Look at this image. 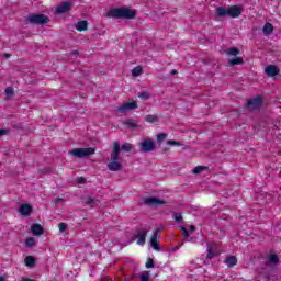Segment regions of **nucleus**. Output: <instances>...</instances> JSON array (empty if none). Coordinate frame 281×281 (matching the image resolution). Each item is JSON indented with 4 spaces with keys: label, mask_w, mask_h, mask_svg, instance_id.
<instances>
[{
    "label": "nucleus",
    "mask_w": 281,
    "mask_h": 281,
    "mask_svg": "<svg viewBox=\"0 0 281 281\" xmlns=\"http://www.w3.org/2000/svg\"><path fill=\"white\" fill-rule=\"evenodd\" d=\"M135 11L128 8H113L110 9L106 13L109 19H133L135 16Z\"/></svg>",
    "instance_id": "f257e3e1"
},
{
    "label": "nucleus",
    "mask_w": 281,
    "mask_h": 281,
    "mask_svg": "<svg viewBox=\"0 0 281 281\" xmlns=\"http://www.w3.org/2000/svg\"><path fill=\"white\" fill-rule=\"evenodd\" d=\"M215 13L221 19H223L224 16H231V19H238V16H240V14H243V9L239 5H232L228 9L218 7L216 9Z\"/></svg>",
    "instance_id": "f03ea898"
},
{
    "label": "nucleus",
    "mask_w": 281,
    "mask_h": 281,
    "mask_svg": "<svg viewBox=\"0 0 281 281\" xmlns=\"http://www.w3.org/2000/svg\"><path fill=\"white\" fill-rule=\"evenodd\" d=\"M69 155H72V157H77V159H82L85 157H91V155H95V148H93V147L75 148L69 151Z\"/></svg>",
    "instance_id": "7ed1b4c3"
},
{
    "label": "nucleus",
    "mask_w": 281,
    "mask_h": 281,
    "mask_svg": "<svg viewBox=\"0 0 281 281\" xmlns=\"http://www.w3.org/2000/svg\"><path fill=\"white\" fill-rule=\"evenodd\" d=\"M49 18L45 14H30L26 18V22L31 23L32 25H45L48 23Z\"/></svg>",
    "instance_id": "20e7f679"
},
{
    "label": "nucleus",
    "mask_w": 281,
    "mask_h": 281,
    "mask_svg": "<svg viewBox=\"0 0 281 281\" xmlns=\"http://www.w3.org/2000/svg\"><path fill=\"white\" fill-rule=\"evenodd\" d=\"M263 100L260 95H257L252 99L247 100L246 106L249 109V111H258L260 106L263 104Z\"/></svg>",
    "instance_id": "39448f33"
},
{
    "label": "nucleus",
    "mask_w": 281,
    "mask_h": 281,
    "mask_svg": "<svg viewBox=\"0 0 281 281\" xmlns=\"http://www.w3.org/2000/svg\"><path fill=\"white\" fill-rule=\"evenodd\" d=\"M139 148H140V150H143V153H153V150H155V140L144 139L139 144Z\"/></svg>",
    "instance_id": "423d86ee"
},
{
    "label": "nucleus",
    "mask_w": 281,
    "mask_h": 281,
    "mask_svg": "<svg viewBox=\"0 0 281 281\" xmlns=\"http://www.w3.org/2000/svg\"><path fill=\"white\" fill-rule=\"evenodd\" d=\"M137 102L136 101H131L126 102L117 108L119 113H128V111H133L137 109Z\"/></svg>",
    "instance_id": "0eeeda50"
},
{
    "label": "nucleus",
    "mask_w": 281,
    "mask_h": 281,
    "mask_svg": "<svg viewBox=\"0 0 281 281\" xmlns=\"http://www.w3.org/2000/svg\"><path fill=\"white\" fill-rule=\"evenodd\" d=\"M144 203L145 205H166V201L165 200H161V199H158V198H155V196H150V198H146L144 200Z\"/></svg>",
    "instance_id": "6e6552de"
},
{
    "label": "nucleus",
    "mask_w": 281,
    "mask_h": 281,
    "mask_svg": "<svg viewBox=\"0 0 281 281\" xmlns=\"http://www.w3.org/2000/svg\"><path fill=\"white\" fill-rule=\"evenodd\" d=\"M21 216H31L32 212H34V207L31 204L24 203L20 206L19 210Z\"/></svg>",
    "instance_id": "1a4fd4ad"
},
{
    "label": "nucleus",
    "mask_w": 281,
    "mask_h": 281,
    "mask_svg": "<svg viewBox=\"0 0 281 281\" xmlns=\"http://www.w3.org/2000/svg\"><path fill=\"white\" fill-rule=\"evenodd\" d=\"M146 236H148V231H139L136 235V243L137 245H140L142 247H144V245H146Z\"/></svg>",
    "instance_id": "9d476101"
},
{
    "label": "nucleus",
    "mask_w": 281,
    "mask_h": 281,
    "mask_svg": "<svg viewBox=\"0 0 281 281\" xmlns=\"http://www.w3.org/2000/svg\"><path fill=\"white\" fill-rule=\"evenodd\" d=\"M265 71L269 78H273V77L278 76V74H280V68H278V66H276V65H269L268 67H266Z\"/></svg>",
    "instance_id": "9b49d317"
},
{
    "label": "nucleus",
    "mask_w": 281,
    "mask_h": 281,
    "mask_svg": "<svg viewBox=\"0 0 281 281\" xmlns=\"http://www.w3.org/2000/svg\"><path fill=\"white\" fill-rule=\"evenodd\" d=\"M71 10V2H63L60 5L57 7L56 12L57 14H65Z\"/></svg>",
    "instance_id": "f8f14e48"
},
{
    "label": "nucleus",
    "mask_w": 281,
    "mask_h": 281,
    "mask_svg": "<svg viewBox=\"0 0 281 281\" xmlns=\"http://www.w3.org/2000/svg\"><path fill=\"white\" fill-rule=\"evenodd\" d=\"M120 159V143H113V151L111 153V161H117Z\"/></svg>",
    "instance_id": "ddd939ff"
},
{
    "label": "nucleus",
    "mask_w": 281,
    "mask_h": 281,
    "mask_svg": "<svg viewBox=\"0 0 281 281\" xmlns=\"http://www.w3.org/2000/svg\"><path fill=\"white\" fill-rule=\"evenodd\" d=\"M31 232L33 236H43L44 228L41 224H33L31 226Z\"/></svg>",
    "instance_id": "4468645a"
},
{
    "label": "nucleus",
    "mask_w": 281,
    "mask_h": 281,
    "mask_svg": "<svg viewBox=\"0 0 281 281\" xmlns=\"http://www.w3.org/2000/svg\"><path fill=\"white\" fill-rule=\"evenodd\" d=\"M224 262L228 269H232V267H236V265H238V258H236V256H228L225 258Z\"/></svg>",
    "instance_id": "2eb2a0df"
},
{
    "label": "nucleus",
    "mask_w": 281,
    "mask_h": 281,
    "mask_svg": "<svg viewBox=\"0 0 281 281\" xmlns=\"http://www.w3.org/2000/svg\"><path fill=\"white\" fill-rule=\"evenodd\" d=\"M109 170L111 172H119V170H122V164H120L117 160H112L110 164H108Z\"/></svg>",
    "instance_id": "dca6fc26"
},
{
    "label": "nucleus",
    "mask_w": 281,
    "mask_h": 281,
    "mask_svg": "<svg viewBox=\"0 0 281 281\" xmlns=\"http://www.w3.org/2000/svg\"><path fill=\"white\" fill-rule=\"evenodd\" d=\"M88 29H89V22H87V20L79 21L76 24V30L78 32H87Z\"/></svg>",
    "instance_id": "f3484780"
},
{
    "label": "nucleus",
    "mask_w": 281,
    "mask_h": 281,
    "mask_svg": "<svg viewBox=\"0 0 281 281\" xmlns=\"http://www.w3.org/2000/svg\"><path fill=\"white\" fill-rule=\"evenodd\" d=\"M139 122L135 119H126L124 121V126H126V128H137Z\"/></svg>",
    "instance_id": "a211bd4d"
},
{
    "label": "nucleus",
    "mask_w": 281,
    "mask_h": 281,
    "mask_svg": "<svg viewBox=\"0 0 281 281\" xmlns=\"http://www.w3.org/2000/svg\"><path fill=\"white\" fill-rule=\"evenodd\" d=\"M229 67H235V65H245V59L243 57H234L228 60Z\"/></svg>",
    "instance_id": "6ab92c4d"
},
{
    "label": "nucleus",
    "mask_w": 281,
    "mask_h": 281,
    "mask_svg": "<svg viewBox=\"0 0 281 281\" xmlns=\"http://www.w3.org/2000/svg\"><path fill=\"white\" fill-rule=\"evenodd\" d=\"M262 32L265 36H269V34H273V24L267 22L263 25Z\"/></svg>",
    "instance_id": "aec40b11"
},
{
    "label": "nucleus",
    "mask_w": 281,
    "mask_h": 281,
    "mask_svg": "<svg viewBox=\"0 0 281 281\" xmlns=\"http://www.w3.org/2000/svg\"><path fill=\"white\" fill-rule=\"evenodd\" d=\"M142 74H144V68H142V66H136L133 70H132V76L134 78H137L139 76H142Z\"/></svg>",
    "instance_id": "412c9836"
},
{
    "label": "nucleus",
    "mask_w": 281,
    "mask_h": 281,
    "mask_svg": "<svg viewBox=\"0 0 281 281\" xmlns=\"http://www.w3.org/2000/svg\"><path fill=\"white\" fill-rule=\"evenodd\" d=\"M227 56H238L240 54V49L236 47H229L226 49Z\"/></svg>",
    "instance_id": "4be33fe9"
},
{
    "label": "nucleus",
    "mask_w": 281,
    "mask_h": 281,
    "mask_svg": "<svg viewBox=\"0 0 281 281\" xmlns=\"http://www.w3.org/2000/svg\"><path fill=\"white\" fill-rule=\"evenodd\" d=\"M145 122H147L148 124H155L156 122H159V117H157V115L148 114L145 117Z\"/></svg>",
    "instance_id": "5701e85b"
},
{
    "label": "nucleus",
    "mask_w": 281,
    "mask_h": 281,
    "mask_svg": "<svg viewBox=\"0 0 281 281\" xmlns=\"http://www.w3.org/2000/svg\"><path fill=\"white\" fill-rule=\"evenodd\" d=\"M24 262L26 267H34L36 265V259L32 256H27L25 257Z\"/></svg>",
    "instance_id": "b1692460"
},
{
    "label": "nucleus",
    "mask_w": 281,
    "mask_h": 281,
    "mask_svg": "<svg viewBox=\"0 0 281 281\" xmlns=\"http://www.w3.org/2000/svg\"><path fill=\"white\" fill-rule=\"evenodd\" d=\"M268 262H271V265H278L280 262V257L276 254H271L268 257Z\"/></svg>",
    "instance_id": "393cba45"
},
{
    "label": "nucleus",
    "mask_w": 281,
    "mask_h": 281,
    "mask_svg": "<svg viewBox=\"0 0 281 281\" xmlns=\"http://www.w3.org/2000/svg\"><path fill=\"white\" fill-rule=\"evenodd\" d=\"M157 237H150V245L153 249H155L156 251L159 250V244L157 243Z\"/></svg>",
    "instance_id": "a878e982"
},
{
    "label": "nucleus",
    "mask_w": 281,
    "mask_h": 281,
    "mask_svg": "<svg viewBox=\"0 0 281 281\" xmlns=\"http://www.w3.org/2000/svg\"><path fill=\"white\" fill-rule=\"evenodd\" d=\"M34 245H36V240L34 239V237L26 238L25 247H34Z\"/></svg>",
    "instance_id": "bb28decb"
},
{
    "label": "nucleus",
    "mask_w": 281,
    "mask_h": 281,
    "mask_svg": "<svg viewBox=\"0 0 281 281\" xmlns=\"http://www.w3.org/2000/svg\"><path fill=\"white\" fill-rule=\"evenodd\" d=\"M207 247L209 249H207L206 258L207 260H212V258L216 256V252H214V250L212 249V247H210V245H207Z\"/></svg>",
    "instance_id": "cd10ccee"
},
{
    "label": "nucleus",
    "mask_w": 281,
    "mask_h": 281,
    "mask_svg": "<svg viewBox=\"0 0 281 281\" xmlns=\"http://www.w3.org/2000/svg\"><path fill=\"white\" fill-rule=\"evenodd\" d=\"M121 150H125V153H131L133 150V145L131 143L124 144L120 147Z\"/></svg>",
    "instance_id": "c85d7f7f"
},
{
    "label": "nucleus",
    "mask_w": 281,
    "mask_h": 281,
    "mask_svg": "<svg viewBox=\"0 0 281 281\" xmlns=\"http://www.w3.org/2000/svg\"><path fill=\"white\" fill-rule=\"evenodd\" d=\"M161 232H164V228L161 227H157L154 229V233H153V237H156V238H161Z\"/></svg>",
    "instance_id": "c756f323"
},
{
    "label": "nucleus",
    "mask_w": 281,
    "mask_h": 281,
    "mask_svg": "<svg viewBox=\"0 0 281 281\" xmlns=\"http://www.w3.org/2000/svg\"><path fill=\"white\" fill-rule=\"evenodd\" d=\"M203 170H207V167H205V166H198V167H195L192 170V172H193V175H199L200 172H203Z\"/></svg>",
    "instance_id": "7c9ffc66"
},
{
    "label": "nucleus",
    "mask_w": 281,
    "mask_h": 281,
    "mask_svg": "<svg viewBox=\"0 0 281 281\" xmlns=\"http://www.w3.org/2000/svg\"><path fill=\"white\" fill-rule=\"evenodd\" d=\"M145 267L146 269H153L155 267V260H153V258H148Z\"/></svg>",
    "instance_id": "2f4dec72"
},
{
    "label": "nucleus",
    "mask_w": 281,
    "mask_h": 281,
    "mask_svg": "<svg viewBox=\"0 0 281 281\" xmlns=\"http://www.w3.org/2000/svg\"><path fill=\"white\" fill-rule=\"evenodd\" d=\"M173 218L176 223H183V215H181V213H175Z\"/></svg>",
    "instance_id": "473e14b6"
},
{
    "label": "nucleus",
    "mask_w": 281,
    "mask_h": 281,
    "mask_svg": "<svg viewBox=\"0 0 281 281\" xmlns=\"http://www.w3.org/2000/svg\"><path fill=\"white\" fill-rule=\"evenodd\" d=\"M168 137V134L166 133H160L157 135V142H164Z\"/></svg>",
    "instance_id": "72a5a7b5"
},
{
    "label": "nucleus",
    "mask_w": 281,
    "mask_h": 281,
    "mask_svg": "<svg viewBox=\"0 0 281 281\" xmlns=\"http://www.w3.org/2000/svg\"><path fill=\"white\" fill-rule=\"evenodd\" d=\"M140 281H150V274L148 272H144L140 276Z\"/></svg>",
    "instance_id": "f704fd0d"
},
{
    "label": "nucleus",
    "mask_w": 281,
    "mask_h": 281,
    "mask_svg": "<svg viewBox=\"0 0 281 281\" xmlns=\"http://www.w3.org/2000/svg\"><path fill=\"white\" fill-rule=\"evenodd\" d=\"M4 93L7 95H14V88H12V87L5 88Z\"/></svg>",
    "instance_id": "c9c22d12"
},
{
    "label": "nucleus",
    "mask_w": 281,
    "mask_h": 281,
    "mask_svg": "<svg viewBox=\"0 0 281 281\" xmlns=\"http://www.w3.org/2000/svg\"><path fill=\"white\" fill-rule=\"evenodd\" d=\"M180 232H182V236L188 237V235L190 234V232H188V228H186L184 226H179Z\"/></svg>",
    "instance_id": "e433bc0d"
},
{
    "label": "nucleus",
    "mask_w": 281,
    "mask_h": 281,
    "mask_svg": "<svg viewBox=\"0 0 281 281\" xmlns=\"http://www.w3.org/2000/svg\"><path fill=\"white\" fill-rule=\"evenodd\" d=\"M93 203H98V200H95L93 198H87L86 199V205H91Z\"/></svg>",
    "instance_id": "4c0bfd02"
},
{
    "label": "nucleus",
    "mask_w": 281,
    "mask_h": 281,
    "mask_svg": "<svg viewBox=\"0 0 281 281\" xmlns=\"http://www.w3.org/2000/svg\"><path fill=\"white\" fill-rule=\"evenodd\" d=\"M138 98H140V100H148V98H150V95L148 94V92H142Z\"/></svg>",
    "instance_id": "58836bf2"
},
{
    "label": "nucleus",
    "mask_w": 281,
    "mask_h": 281,
    "mask_svg": "<svg viewBox=\"0 0 281 281\" xmlns=\"http://www.w3.org/2000/svg\"><path fill=\"white\" fill-rule=\"evenodd\" d=\"M168 146H181V143L177 142V140H168L167 142Z\"/></svg>",
    "instance_id": "ea45409f"
},
{
    "label": "nucleus",
    "mask_w": 281,
    "mask_h": 281,
    "mask_svg": "<svg viewBox=\"0 0 281 281\" xmlns=\"http://www.w3.org/2000/svg\"><path fill=\"white\" fill-rule=\"evenodd\" d=\"M58 227H59V232H65V229H67V224L61 222L58 224Z\"/></svg>",
    "instance_id": "a19ab883"
},
{
    "label": "nucleus",
    "mask_w": 281,
    "mask_h": 281,
    "mask_svg": "<svg viewBox=\"0 0 281 281\" xmlns=\"http://www.w3.org/2000/svg\"><path fill=\"white\" fill-rule=\"evenodd\" d=\"M77 182L80 183V184L87 183V178H85V177H79V178L77 179Z\"/></svg>",
    "instance_id": "79ce46f5"
},
{
    "label": "nucleus",
    "mask_w": 281,
    "mask_h": 281,
    "mask_svg": "<svg viewBox=\"0 0 281 281\" xmlns=\"http://www.w3.org/2000/svg\"><path fill=\"white\" fill-rule=\"evenodd\" d=\"M58 203H65V199H63V198H56V199H55V204L58 205Z\"/></svg>",
    "instance_id": "37998d69"
},
{
    "label": "nucleus",
    "mask_w": 281,
    "mask_h": 281,
    "mask_svg": "<svg viewBox=\"0 0 281 281\" xmlns=\"http://www.w3.org/2000/svg\"><path fill=\"white\" fill-rule=\"evenodd\" d=\"M3 135H8V130L0 128V137Z\"/></svg>",
    "instance_id": "c03bdc74"
},
{
    "label": "nucleus",
    "mask_w": 281,
    "mask_h": 281,
    "mask_svg": "<svg viewBox=\"0 0 281 281\" xmlns=\"http://www.w3.org/2000/svg\"><path fill=\"white\" fill-rule=\"evenodd\" d=\"M189 229H190V232H196V226L190 225V226H189Z\"/></svg>",
    "instance_id": "a18cd8bd"
},
{
    "label": "nucleus",
    "mask_w": 281,
    "mask_h": 281,
    "mask_svg": "<svg viewBox=\"0 0 281 281\" xmlns=\"http://www.w3.org/2000/svg\"><path fill=\"white\" fill-rule=\"evenodd\" d=\"M22 281H36V280L31 279V278H27V277H23V278H22Z\"/></svg>",
    "instance_id": "49530a36"
},
{
    "label": "nucleus",
    "mask_w": 281,
    "mask_h": 281,
    "mask_svg": "<svg viewBox=\"0 0 281 281\" xmlns=\"http://www.w3.org/2000/svg\"><path fill=\"white\" fill-rule=\"evenodd\" d=\"M177 74H179L177 70H175V69L171 70V75H172V76H175V75H177Z\"/></svg>",
    "instance_id": "de8ad7c7"
},
{
    "label": "nucleus",
    "mask_w": 281,
    "mask_h": 281,
    "mask_svg": "<svg viewBox=\"0 0 281 281\" xmlns=\"http://www.w3.org/2000/svg\"><path fill=\"white\" fill-rule=\"evenodd\" d=\"M71 54H72V56H76V55H78V52L74 50Z\"/></svg>",
    "instance_id": "09e8293b"
},
{
    "label": "nucleus",
    "mask_w": 281,
    "mask_h": 281,
    "mask_svg": "<svg viewBox=\"0 0 281 281\" xmlns=\"http://www.w3.org/2000/svg\"><path fill=\"white\" fill-rule=\"evenodd\" d=\"M0 281H5V278L0 276Z\"/></svg>",
    "instance_id": "8fccbe9b"
},
{
    "label": "nucleus",
    "mask_w": 281,
    "mask_h": 281,
    "mask_svg": "<svg viewBox=\"0 0 281 281\" xmlns=\"http://www.w3.org/2000/svg\"><path fill=\"white\" fill-rule=\"evenodd\" d=\"M5 57H7V58H10V54H5Z\"/></svg>",
    "instance_id": "3c124183"
}]
</instances>
